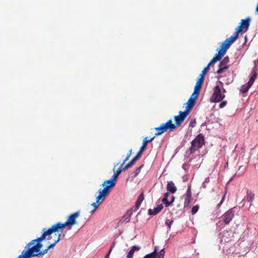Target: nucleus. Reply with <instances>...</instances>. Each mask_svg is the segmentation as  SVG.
<instances>
[{"instance_id":"1","label":"nucleus","mask_w":258,"mask_h":258,"mask_svg":"<svg viewBox=\"0 0 258 258\" xmlns=\"http://www.w3.org/2000/svg\"><path fill=\"white\" fill-rule=\"evenodd\" d=\"M250 23V19L249 18L241 20L239 25L235 30V32L229 38L225 40L221 44L220 49L226 53L227 49L238 38L239 33L242 32H245L248 30Z\"/></svg>"},{"instance_id":"2","label":"nucleus","mask_w":258,"mask_h":258,"mask_svg":"<svg viewBox=\"0 0 258 258\" xmlns=\"http://www.w3.org/2000/svg\"><path fill=\"white\" fill-rule=\"evenodd\" d=\"M80 211H78L76 212L75 213L71 215L68 218L67 221L61 223L58 222L53 225L56 231L58 232L59 230L62 231L66 227L69 226H73L76 224V218L80 216Z\"/></svg>"},{"instance_id":"3","label":"nucleus","mask_w":258,"mask_h":258,"mask_svg":"<svg viewBox=\"0 0 258 258\" xmlns=\"http://www.w3.org/2000/svg\"><path fill=\"white\" fill-rule=\"evenodd\" d=\"M118 175L114 173L112 176L111 179L109 180H105L103 183L101 184L103 187L102 189V191L100 195V197L105 195H108L110 193L111 188L114 187L116 183V180L117 179Z\"/></svg>"},{"instance_id":"4","label":"nucleus","mask_w":258,"mask_h":258,"mask_svg":"<svg viewBox=\"0 0 258 258\" xmlns=\"http://www.w3.org/2000/svg\"><path fill=\"white\" fill-rule=\"evenodd\" d=\"M176 129V125L173 123L171 119H169L166 123H162L159 127L155 128L157 133L155 134L154 137L160 136L168 130H169L170 132H173Z\"/></svg>"},{"instance_id":"5","label":"nucleus","mask_w":258,"mask_h":258,"mask_svg":"<svg viewBox=\"0 0 258 258\" xmlns=\"http://www.w3.org/2000/svg\"><path fill=\"white\" fill-rule=\"evenodd\" d=\"M204 141V137L203 135L201 134L198 135L191 143V147L189 148L190 153H193L202 148L205 143Z\"/></svg>"},{"instance_id":"6","label":"nucleus","mask_w":258,"mask_h":258,"mask_svg":"<svg viewBox=\"0 0 258 258\" xmlns=\"http://www.w3.org/2000/svg\"><path fill=\"white\" fill-rule=\"evenodd\" d=\"M42 247V244L41 243H37L32 247H27V250H23L22 251L27 258L37 256V253L38 252Z\"/></svg>"},{"instance_id":"7","label":"nucleus","mask_w":258,"mask_h":258,"mask_svg":"<svg viewBox=\"0 0 258 258\" xmlns=\"http://www.w3.org/2000/svg\"><path fill=\"white\" fill-rule=\"evenodd\" d=\"M225 96L221 93V88L219 86L215 87L214 92L210 98V102L212 103L220 102L223 100Z\"/></svg>"},{"instance_id":"8","label":"nucleus","mask_w":258,"mask_h":258,"mask_svg":"<svg viewBox=\"0 0 258 258\" xmlns=\"http://www.w3.org/2000/svg\"><path fill=\"white\" fill-rule=\"evenodd\" d=\"M57 231L54 228V227L52 225L51 227L49 228L46 231H44L43 233H42L41 237L38 238L37 239H34L32 240L31 242H30L29 243L27 244L26 247H30L32 245H33L36 242L37 243H41V242L44 240L47 236H49L53 233H56Z\"/></svg>"},{"instance_id":"9","label":"nucleus","mask_w":258,"mask_h":258,"mask_svg":"<svg viewBox=\"0 0 258 258\" xmlns=\"http://www.w3.org/2000/svg\"><path fill=\"white\" fill-rule=\"evenodd\" d=\"M257 74L255 70H253L251 72V76L247 84L243 85L241 87L240 92L242 93H246L251 86L253 85L255 79L256 78Z\"/></svg>"},{"instance_id":"10","label":"nucleus","mask_w":258,"mask_h":258,"mask_svg":"<svg viewBox=\"0 0 258 258\" xmlns=\"http://www.w3.org/2000/svg\"><path fill=\"white\" fill-rule=\"evenodd\" d=\"M158 250V246H155L154 251L151 253L146 254L143 258H164L165 255L164 249H162L159 252Z\"/></svg>"},{"instance_id":"11","label":"nucleus","mask_w":258,"mask_h":258,"mask_svg":"<svg viewBox=\"0 0 258 258\" xmlns=\"http://www.w3.org/2000/svg\"><path fill=\"white\" fill-rule=\"evenodd\" d=\"M199 95V94L195 92L192 93L187 102L186 103L187 106L186 107L185 110L186 111L188 112L189 113L190 112L191 109L193 108L196 104V101L198 99Z\"/></svg>"},{"instance_id":"12","label":"nucleus","mask_w":258,"mask_h":258,"mask_svg":"<svg viewBox=\"0 0 258 258\" xmlns=\"http://www.w3.org/2000/svg\"><path fill=\"white\" fill-rule=\"evenodd\" d=\"M189 113L186 110L184 111H180L179 115L174 116V120L175 122V125L176 126L181 124V123L184 120Z\"/></svg>"},{"instance_id":"13","label":"nucleus","mask_w":258,"mask_h":258,"mask_svg":"<svg viewBox=\"0 0 258 258\" xmlns=\"http://www.w3.org/2000/svg\"><path fill=\"white\" fill-rule=\"evenodd\" d=\"M184 199V208L187 207L191 200V185L189 184L188 185V188L186 190V193L183 196Z\"/></svg>"},{"instance_id":"14","label":"nucleus","mask_w":258,"mask_h":258,"mask_svg":"<svg viewBox=\"0 0 258 258\" xmlns=\"http://www.w3.org/2000/svg\"><path fill=\"white\" fill-rule=\"evenodd\" d=\"M102 191V189L101 188L99 189L98 190L99 195L96 197V202H94L91 204V205L94 208L93 209V211H95L97 208L98 207V204H100L101 203H102L105 199V198L107 195H105L103 196H102L100 197L101 193Z\"/></svg>"},{"instance_id":"15","label":"nucleus","mask_w":258,"mask_h":258,"mask_svg":"<svg viewBox=\"0 0 258 258\" xmlns=\"http://www.w3.org/2000/svg\"><path fill=\"white\" fill-rule=\"evenodd\" d=\"M234 216V212L232 209L229 210L223 215V222L225 224H228Z\"/></svg>"},{"instance_id":"16","label":"nucleus","mask_w":258,"mask_h":258,"mask_svg":"<svg viewBox=\"0 0 258 258\" xmlns=\"http://www.w3.org/2000/svg\"><path fill=\"white\" fill-rule=\"evenodd\" d=\"M154 138L155 137H153L150 139H149L148 137L145 138L143 140V145L140 148L137 155H138L139 157L141 158L143 152L146 149V146L148 143L152 142L154 139Z\"/></svg>"},{"instance_id":"17","label":"nucleus","mask_w":258,"mask_h":258,"mask_svg":"<svg viewBox=\"0 0 258 258\" xmlns=\"http://www.w3.org/2000/svg\"><path fill=\"white\" fill-rule=\"evenodd\" d=\"M225 54V53L220 49L218 53H216L214 57L211 60L210 65H213L217 61L220 60Z\"/></svg>"},{"instance_id":"18","label":"nucleus","mask_w":258,"mask_h":258,"mask_svg":"<svg viewBox=\"0 0 258 258\" xmlns=\"http://www.w3.org/2000/svg\"><path fill=\"white\" fill-rule=\"evenodd\" d=\"M204 79L203 77H200L197 81L196 85L194 87V92L199 94L200 90L202 88V85L203 84Z\"/></svg>"},{"instance_id":"19","label":"nucleus","mask_w":258,"mask_h":258,"mask_svg":"<svg viewBox=\"0 0 258 258\" xmlns=\"http://www.w3.org/2000/svg\"><path fill=\"white\" fill-rule=\"evenodd\" d=\"M163 208V206L162 204H160L153 209H149L148 210V214L150 215H155L161 211Z\"/></svg>"},{"instance_id":"20","label":"nucleus","mask_w":258,"mask_h":258,"mask_svg":"<svg viewBox=\"0 0 258 258\" xmlns=\"http://www.w3.org/2000/svg\"><path fill=\"white\" fill-rule=\"evenodd\" d=\"M167 190L172 194H174L176 192L177 188L173 181H168L167 184Z\"/></svg>"},{"instance_id":"21","label":"nucleus","mask_w":258,"mask_h":258,"mask_svg":"<svg viewBox=\"0 0 258 258\" xmlns=\"http://www.w3.org/2000/svg\"><path fill=\"white\" fill-rule=\"evenodd\" d=\"M140 249H141V247L140 246H137V245L133 246L132 247L131 249L128 251V252L126 255V257L127 258H132L134 255V253L135 251L136 250H139Z\"/></svg>"},{"instance_id":"22","label":"nucleus","mask_w":258,"mask_h":258,"mask_svg":"<svg viewBox=\"0 0 258 258\" xmlns=\"http://www.w3.org/2000/svg\"><path fill=\"white\" fill-rule=\"evenodd\" d=\"M144 199V196L143 192H142L139 196L138 200L136 202L135 211L137 210L139 208V207H140L142 202L143 201Z\"/></svg>"},{"instance_id":"23","label":"nucleus","mask_w":258,"mask_h":258,"mask_svg":"<svg viewBox=\"0 0 258 258\" xmlns=\"http://www.w3.org/2000/svg\"><path fill=\"white\" fill-rule=\"evenodd\" d=\"M254 197V194L253 192L249 189L246 191V200L247 202H251L253 201Z\"/></svg>"},{"instance_id":"24","label":"nucleus","mask_w":258,"mask_h":258,"mask_svg":"<svg viewBox=\"0 0 258 258\" xmlns=\"http://www.w3.org/2000/svg\"><path fill=\"white\" fill-rule=\"evenodd\" d=\"M54 236L55 237L54 242L47 247L48 249L53 248L56 245V244L60 240L61 234H57V233H55L54 234Z\"/></svg>"},{"instance_id":"25","label":"nucleus","mask_w":258,"mask_h":258,"mask_svg":"<svg viewBox=\"0 0 258 258\" xmlns=\"http://www.w3.org/2000/svg\"><path fill=\"white\" fill-rule=\"evenodd\" d=\"M132 215V211H127L126 214L124 215L122 217V219H124V221L126 223H128L130 221V218Z\"/></svg>"},{"instance_id":"26","label":"nucleus","mask_w":258,"mask_h":258,"mask_svg":"<svg viewBox=\"0 0 258 258\" xmlns=\"http://www.w3.org/2000/svg\"><path fill=\"white\" fill-rule=\"evenodd\" d=\"M211 65H210V62L207 65L206 67H205L202 72V73L200 74V77H203V79L205 78V75L209 71L210 67Z\"/></svg>"},{"instance_id":"27","label":"nucleus","mask_w":258,"mask_h":258,"mask_svg":"<svg viewBox=\"0 0 258 258\" xmlns=\"http://www.w3.org/2000/svg\"><path fill=\"white\" fill-rule=\"evenodd\" d=\"M229 68V66H221L219 64V69L217 71V74H221L223 72H224L226 70Z\"/></svg>"},{"instance_id":"28","label":"nucleus","mask_w":258,"mask_h":258,"mask_svg":"<svg viewBox=\"0 0 258 258\" xmlns=\"http://www.w3.org/2000/svg\"><path fill=\"white\" fill-rule=\"evenodd\" d=\"M229 62V58L228 56L224 58L222 61L219 63L221 66H229L227 63Z\"/></svg>"},{"instance_id":"29","label":"nucleus","mask_w":258,"mask_h":258,"mask_svg":"<svg viewBox=\"0 0 258 258\" xmlns=\"http://www.w3.org/2000/svg\"><path fill=\"white\" fill-rule=\"evenodd\" d=\"M140 158V157H139L138 155H136V157H134L133 159H132V160L129 163L127 164L128 166H129L130 167H132L135 164L136 162L138 161Z\"/></svg>"},{"instance_id":"30","label":"nucleus","mask_w":258,"mask_h":258,"mask_svg":"<svg viewBox=\"0 0 258 258\" xmlns=\"http://www.w3.org/2000/svg\"><path fill=\"white\" fill-rule=\"evenodd\" d=\"M144 164H142L139 167L137 168L134 171V177H136L141 172V169L144 167Z\"/></svg>"},{"instance_id":"31","label":"nucleus","mask_w":258,"mask_h":258,"mask_svg":"<svg viewBox=\"0 0 258 258\" xmlns=\"http://www.w3.org/2000/svg\"><path fill=\"white\" fill-rule=\"evenodd\" d=\"M199 205H196L194 206L192 209H191V213L192 215L195 214L199 210Z\"/></svg>"},{"instance_id":"32","label":"nucleus","mask_w":258,"mask_h":258,"mask_svg":"<svg viewBox=\"0 0 258 258\" xmlns=\"http://www.w3.org/2000/svg\"><path fill=\"white\" fill-rule=\"evenodd\" d=\"M173 223V220L166 219L165 224L168 226L169 229H170L171 225Z\"/></svg>"},{"instance_id":"33","label":"nucleus","mask_w":258,"mask_h":258,"mask_svg":"<svg viewBox=\"0 0 258 258\" xmlns=\"http://www.w3.org/2000/svg\"><path fill=\"white\" fill-rule=\"evenodd\" d=\"M162 201L163 204H165L166 207H168L171 204L170 202H169L166 198H163Z\"/></svg>"},{"instance_id":"34","label":"nucleus","mask_w":258,"mask_h":258,"mask_svg":"<svg viewBox=\"0 0 258 258\" xmlns=\"http://www.w3.org/2000/svg\"><path fill=\"white\" fill-rule=\"evenodd\" d=\"M48 248H47L46 249H45V250H43L41 251H39L38 252H37L36 254H37V256L38 255H44V254L46 253L48 251Z\"/></svg>"},{"instance_id":"35","label":"nucleus","mask_w":258,"mask_h":258,"mask_svg":"<svg viewBox=\"0 0 258 258\" xmlns=\"http://www.w3.org/2000/svg\"><path fill=\"white\" fill-rule=\"evenodd\" d=\"M227 104V102L226 101H223L222 102H221L220 103V104H219V107L220 108H224Z\"/></svg>"},{"instance_id":"36","label":"nucleus","mask_w":258,"mask_h":258,"mask_svg":"<svg viewBox=\"0 0 258 258\" xmlns=\"http://www.w3.org/2000/svg\"><path fill=\"white\" fill-rule=\"evenodd\" d=\"M122 166H121L118 169H117V170L116 171V173L117 175H119L120 174V173L122 171Z\"/></svg>"},{"instance_id":"37","label":"nucleus","mask_w":258,"mask_h":258,"mask_svg":"<svg viewBox=\"0 0 258 258\" xmlns=\"http://www.w3.org/2000/svg\"><path fill=\"white\" fill-rule=\"evenodd\" d=\"M17 258H27V257H26V256L24 253H23V252H22V254L21 255H19V256Z\"/></svg>"},{"instance_id":"38","label":"nucleus","mask_w":258,"mask_h":258,"mask_svg":"<svg viewBox=\"0 0 258 258\" xmlns=\"http://www.w3.org/2000/svg\"><path fill=\"white\" fill-rule=\"evenodd\" d=\"M129 158L130 157L126 155L125 159L123 160V163L121 165V166H122L123 164L128 160Z\"/></svg>"},{"instance_id":"39","label":"nucleus","mask_w":258,"mask_h":258,"mask_svg":"<svg viewBox=\"0 0 258 258\" xmlns=\"http://www.w3.org/2000/svg\"><path fill=\"white\" fill-rule=\"evenodd\" d=\"M130 168L129 166H128V165H126L123 168H122V170L125 171L128 168Z\"/></svg>"},{"instance_id":"40","label":"nucleus","mask_w":258,"mask_h":258,"mask_svg":"<svg viewBox=\"0 0 258 258\" xmlns=\"http://www.w3.org/2000/svg\"><path fill=\"white\" fill-rule=\"evenodd\" d=\"M169 193L168 192H167L164 195V197L163 198H166V199H168V197H169Z\"/></svg>"},{"instance_id":"41","label":"nucleus","mask_w":258,"mask_h":258,"mask_svg":"<svg viewBox=\"0 0 258 258\" xmlns=\"http://www.w3.org/2000/svg\"><path fill=\"white\" fill-rule=\"evenodd\" d=\"M132 150L131 149L127 153V156H128L129 157H130L131 155H132Z\"/></svg>"},{"instance_id":"42","label":"nucleus","mask_w":258,"mask_h":258,"mask_svg":"<svg viewBox=\"0 0 258 258\" xmlns=\"http://www.w3.org/2000/svg\"><path fill=\"white\" fill-rule=\"evenodd\" d=\"M111 253V250H109L108 253L106 254V255L105 256V258H108Z\"/></svg>"},{"instance_id":"43","label":"nucleus","mask_w":258,"mask_h":258,"mask_svg":"<svg viewBox=\"0 0 258 258\" xmlns=\"http://www.w3.org/2000/svg\"><path fill=\"white\" fill-rule=\"evenodd\" d=\"M175 199V197L174 196H172L171 200L170 201L171 204L174 202Z\"/></svg>"},{"instance_id":"44","label":"nucleus","mask_w":258,"mask_h":258,"mask_svg":"<svg viewBox=\"0 0 258 258\" xmlns=\"http://www.w3.org/2000/svg\"><path fill=\"white\" fill-rule=\"evenodd\" d=\"M114 245H115V243H114V242H113V244H112V245H111V247H110V248L109 250H111V251H112V250L113 248V247H114Z\"/></svg>"},{"instance_id":"45","label":"nucleus","mask_w":258,"mask_h":258,"mask_svg":"<svg viewBox=\"0 0 258 258\" xmlns=\"http://www.w3.org/2000/svg\"><path fill=\"white\" fill-rule=\"evenodd\" d=\"M223 199H224V197L223 198V199H222V201H221V202L219 204V205L221 204V203L223 202Z\"/></svg>"},{"instance_id":"46","label":"nucleus","mask_w":258,"mask_h":258,"mask_svg":"<svg viewBox=\"0 0 258 258\" xmlns=\"http://www.w3.org/2000/svg\"><path fill=\"white\" fill-rule=\"evenodd\" d=\"M94 212V211H93V210L91 212V213L92 214V213H93V212Z\"/></svg>"}]
</instances>
